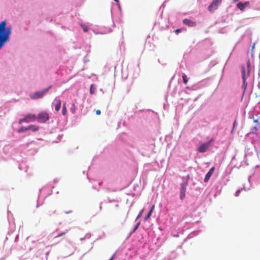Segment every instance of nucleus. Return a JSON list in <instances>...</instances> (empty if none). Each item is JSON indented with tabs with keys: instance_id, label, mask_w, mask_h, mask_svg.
<instances>
[{
	"instance_id": "nucleus-1",
	"label": "nucleus",
	"mask_w": 260,
	"mask_h": 260,
	"mask_svg": "<svg viewBox=\"0 0 260 260\" xmlns=\"http://www.w3.org/2000/svg\"><path fill=\"white\" fill-rule=\"evenodd\" d=\"M6 21L0 23V49L4 46L5 43L9 40L11 33V27H6Z\"/></svg>"
},
{
	"instance_id": "nucleus-2",
	"label": "nucleus",
	"mask_w": 260,
	"mask_h": 260,
	"mask_svg": "<svg viewBox=\"0 0 260 260\" xmlns=\"http://www.w3.org/2000/svg\"><path fill=\"white\" fill-rule=\"evenodd\" d=\"M222 0H213L212 3L208 7V10L210 12H214L218 9L219 6L221 4Z\"/></svg>"
},
{
	"instance_id": "nucleus-3",
	"label": "nucleus",
	"mask_w": 260,
	"mask_h": 260,
	"mask_svg": "<svg viewBox=\"0 0 260 260\" xmlns=\"http://www.w3.org/2000/svg\"><path fill=\"white\" fill-rule=\"evenodd\" d=\"M37 120V117L35 114L29 113L26 115L24 118L20 119L19 123L21 124L23 122L28 123Z\"/></svg>"
},
{
	"instance_id": "nucleus-4",
	"label": "nucleus",
	"mask_w": 260,
	"mask_h": 260,
	"mask_svg": "<svg viewBox=\"0 0 260 260\" xmlns=\"http://www.w3.org/2000/svg\"><path fill=\"white\" fill-rule=\"evenodd\" d=\"M52 87V86H49L48 88L43 89L41 91H36L34 93V95H31L30 97L32 99H40L42 97L48 92V91Z\"/></svg>"
},
{
	"instance_id": "nucleus-5",
	"label": "nucleus",
	"mask_w": 260,
	"mask_h": 260,
	"mask_svg": "<svg viewBox=\"0 0 260 260\" xmlns=\"http://www.w3.org/2000/svg\"><path fill=\"white\" fill-rule=\"evenodd\" d=\"M37 117V120L39 122H45L46 121H47L49 119V114L47 112H42L40 113Z\"/></svg>"
},
{
	"instance_id": "nucleus-6",
	"label": "nucleus",
	"mask_w": 260,
	"mask_h": 260,
	"mask_svg": "<svg viewBox=\"0 0 260 260\" xmlns=\"http://www.w3.org/2000/svg\"><path fill=\"white\" fill-rule=\"evenodd\" d=\"M250 67V62L249 60L247 61V69H246V68L244 66H241V70H242V79H246L249 76V68Z\"/></svg>"
},
{
	"instance_id": "nucleus-7",
	"label": "nucleus",
	"mask_w": 260,
	"mask_h": 260,
	"mask_svg": "<svg viewBox=\"0 0 260 260\" xmlns=\"http://www.w3.org/2000/svg\"><path fill=\"white\" fill-rule=\"evenodd\" d=\"M260 129V120L258 119L254 120L252 126V131L253 133H255L257 130Z\"/></svg>"
},
{
	"instance_id": "nucleus-8",
	"label": "nucleus",
	"mask_w": 260,
	"mask_h": 260,
	"mask_svg": "<svg viewBox=\"0 0 260 260\" xmlns=\"http://www.w3.org/2000/svg\"><path fill=\"white\" fill-rule=\"evenodd\" d=\"M210 146V143H206L202 144L198 148V151L200 152H205L206 151Z\"/></svg>"
},
{
	"instance_id": "nucleus-9",
	"label": "nucleus",
	"mask_w": 260,
	"mask_h": 260,
	"mask_svg": "<svg viewBox=\"0 0 260 260\" xmlns=\"http://www.w3.org/2000/svg\"><path fill=\"white\" fill-rule=\"evenodd\" d=\"M185 192H186V185L185 184H181L180 188V199L183 200L185 197Z\"/></svg>"
},
{
	"instance_id": "nucleus-10",
	"label": "nucleus",
	"mask_w": 260,
	"mask_h": 260,
	"mask_svg": "<svg viewBox=\"0 0 260 260\" xmlns=\"http://www.w3.org/2000/svg\"><path fill=\"white\" fill-rule=\"evenodd\" d=\"M214 167H212L209 171V172L207 173L206 175V176L204 179V182H207L209 181L210 179L211 176L213 174L214 171Z\"/></svg>"
},
{
	"instance_id": "nucleus-11",
	"label": "nucleus",
	"mask_w": 260,
	"mask_h": 260,
	"mask_svg": "<svg viewBox=\"0 0 260 260\" xmlns=\"http://www.w3.org/2000/svg\"><path fill=\"white\" fill-rule=\"evenodd\" d=\"M249 5V2H246L244 3L239 2L237 4V7L241 10L243 11L246 6Z\"/></svg>"
},
{
	"instance_id": "nucleus-12",
	"label": "nucleus",
	"mask_w": 260,
	"mask_h": 260,
	"mask_svg": "<svg viewBox=\"0 0 260 260\" xmlns=\"http://www.w3.org/2000/svg\"><path fill=\"white\" fill-rule=\"evenodd\" d=\"M183 24L188 25L189 27H193L196 26V23L188 19H184L183 20Z\"/></svg>"
},
{
	"instance_id": "nucleus-13",
	"label": "nucleus",
	"mask_w": 260,
	"mask_h": 260,
	"mask_svg": "<svg viewBox=\"0 0 260 260\" xmlns=\"http://www.w3.org/2000/svg\"><path fill=\"white\" fill-rule=\"evenodd\" d=\"M154 208H155V205H153L151 207V208L149 212L148 213L147 215L145 216V219H144L145 220H148L150 217V216H151V215L153 212Z\"/></svg>"
},
{
	"instance_id": "nucleus-14",
	"label": "nucleus",
	"mask_w": 260,
	"mask_h": 260,
	"mask_svg": "<svg viewBox=\"0 0 260 260\" xmlns=\"http://www.w3.org/2000/svg\"><path fill=\"white\" fill-rule=\"evenodd\" d=\"M56 103L55 104V110L56 111H58L61 107V101L60 100L55 99Z\"/></svg>"
},
{
	"instance_id": "nucleus-15",
	"label": "nucleus",
	"mask_w": 260,
	"mask_h": 260,
	"mask_svg": "<svg viewBox=\"0 0 260 260\" xmlns=\"http://www.w3.org/2000/svg\"><path fill=\"white\" fill-rule=\"evenodd\" d=\"M28 130H31L32 132H36L37 131L39 127L36 125H30L27 126Z\"/></svg>"
},
{
	"instance_id": "nucleus-16",
	"label": "nucleus",
	"mask_w": 260,
	"mask_h": 260,
	"mask_svg": "<svg viewBox=\"0 0 260 260\" xmlns=\"http://www.w3.org/2000/svg\"><path fill=\"white\" fill-rule=\"evenodd\" d=\"M56 214V211L54 209H50L48 212V215L49 216H52L53 215Z\"/></svg>"
},
{
	"instance_id": "nucleus-17",
	"label": "nucleus",
	"mask_w": 260,
	"mask_h": 260,
	"mask_svg": "<svg viewBox=\"0 0 260 260\" xmlns=\"http://www.w3.org/2000/svg\"><path fill=\"white\" fill-rule=\"evenodd\" d=\"M28 131L27 126L24 127V126H21L18 129V133H23L24 132Z\"/></svg>"
},
{
	"instance_id": "nucleus-18",
	"label": "nucleus",
	"mask_w": 260,
	"mask_h": 260,
	"mask_svg": "<svg viewBox=\"0 0 260 260\" xmlns=\"http://www.w3.org/2000/svg\"><path fill=\"white\" fill-rule=\"evenodd\" d=\"M67 108L66 106V103H64L62 106V115H65L67 113Z\"/></svg>"
},
{
	"instance_id": "nucleus-19",
	"label": "nucleus",
	"mask_w": 260,
	"mask_h": 260,
	"mask_svg": "<svg viewBox=\"0 0 260 260\" xmlns=\"http://www.w3.org/2000/svg\"><path fill=\"white\" fill-rule=\"evenodd\" d=\"M182 78H183V83L185 84H186L188 82V78H187L186 75L185 74H183L182 75Z\"/></svg>"
},
{
	"instance_id": "nucleus-20",
	"label": "nucleus",
	"mask_w": 260,
	"mask_h": 260,
	"mask_svg": "<svg viewBox=\"0 0 260 260\" xmlns=\"http://www.w3.org/2000/svg\"><path fill=\"white\" fill-rule=\"evenodd\" d=\"M76 106L74 104H73L72 106V107L71 108V111L72 113H75L76 112Z\"/></svg>"
},
{
	"instance_id": "nucleus-21",
	"label": "nucleus",
	"mask_w": 260,
	"mask_h": 260,
	"mask_svg": "<svg viewBox=\"0 0 260 260\" xmlns=\"http://www.w3.org/2000/svg\"><path fill=\"white\" fill-rule=\"evenodd\" d=\"M246 79H243V83L242 86L244 88V89L246 88L247 86V83L246 82Z\"/></svg>"
},
{
	"instance_id": "nucleus-22",
	"label": "nucleus",
	"mask_w": 260,
	"mask_h": 260,
	"mask_svg": "<svg viewBox=\"0 0 260 260\" xmlns=\"http://www.w3.org/2000/svg\"><path fill=\"white\" fill-rule=\"evenodd\" d=\"M81 26H82L83 30L84 32H87L88 31V28L87 26H86V25H82Z\"/></svg>"
},
{
	"instance_id": "nucleus-23",
	"label": "nucleus",
	"mask_w": 260,
	"mask_h": 260,
	"mask_svg": "<svg viewBox=\"0 0 260 260\" xmlns=\"http://www.w3.org/2000/svg\"><path fill=\"white\" fill-rule=\"evenodd\" d=\"M66 233V232H62L60 234H59V235H58L57 236H55V238H57V237L62 236L65 235Z\"/></svg>"
},
{
	"instance_id": "nucleus-24",
	"label": "nucleus",
	"mask_w": 260,
	"mask_h": 260,
	"mask_svg": "<svg viewBox=\"0 0 260 260\" xmlns=\"http://www.w3.org/2000/svg\"><path fill=\"white\" fill-rule=\"evenodd\" d=\"M143 211H144V209H142L141 210V211L140 212V213L139 214V215L137 217V218H139L142 214L143 212Z\"/></svg>"
},
{
	"instance_id": "nucleus-25",
	"label": "nucleus",
	"mask_w": 260,
	"mask_h": 260,
	"mask_svg": "<svg viewBox=\"0 0 260 260\" xmlns=\"http://www.w3.org/2000/svg\"><path fill=\"white\" fill-rule=\"evenodd\" d=\"M101 111L100 110H96L95 111V113L96 115H100L101 114Z\"/></svg>"
},
{
	"instance_id": "nucleus-26",
	"label": "nucleus",
	"mask_w": 260,
	"mask_h": 260,
	"mask_svg": "<svg viewBox=\"0 0 260 260\" xmlns=\"http://www.w3.org/2000/svg\"><path fill=\"white\" fill-rule=\"evenodd\" d=\"M181 31V29H177L175 30V32L176 34H178L179 32H180Z\"/></svg>"
},
{
	"instance_id": "nucleus-27",
	"label": "nucleus",
	"mask_w": 260,
	"mask_h": 260,
	"mask_svg": "<svg viewBox=\"0 0 260 260\" xmlns=\"http://www.w3.org/2000/svg\"><path fill=\"white\" fill-rule=\"evenodd\" d=\"M240 190H238L236 192V196H238L240 193Z\"/></svg>"
},
{
	"instance_id": "nucleus-28",
	"label": "nucleus",
	"mask_w": 260,
	"mask_h": 260,
	"mask_svg": "<svg viewBox=\"0 0 260 260\" xmlns=\"http://www.w3.org/2000/svg\"><path fill=\"white\" fill-rule=\"evenodd\" d=\"M115 256V254H113V255L112 256V257H111V258L112 260H113V259H114V258Z\"/></svg>"
},
{
	"instance_id": "nucleus-29",
	"label": "nucleus",
	"mask_w": 260,
	"mask_h": 260,
	"mask_svg": "<svg viewBox=\"0 0 260 260\" xmlns=\"http://www.w3.org/2000/svg\"><path fill=\"white\" fill-rule=\"evenodd\" d=\"M72 211L70 210V211H67V212H66V213H67V214H69V213H72Z\"/></svg>"
},
{
	"instance_id": "nucleus-30",
	"label": "nucleus",
	"mask_w": 260,
	"mask_h": 260,
	"mask_svg": "<svg viewBox=\"0 0 260 260\" xmlns=\"http://www.w3.org/2000/svg\"><path fill=\"white\" fill-rule=\"evenodd\" d=\"M117 4L119 3V0H114Z\"/></svg>"
},
{
	"instance_id": "nucleus-31",
	"label": "nucleus",
	"mask_w": 260,
	"mask_h": 260,
	"mask_svg": "<svg viewBox=\"0 0 260 260\" xmlns=\"http://www.w3.org/2000/svg\"><path fill=\"white\" fill-rule=\"evenodd\" d=\"M239 0H233V2H238Z\"/></svg>"
},
{
	"instance_id": "nucleus-32",
	"label": "nucleus",
	"mask_w": 260,
	"mask_h": 260,
	"mask_svg": "<svg viewBox=\"0 0 260 260\" xmlns=\"http://www.w3.org/2000/svg\"><path fill=\"white\" fill-rule=\"evenodd\" d=\"M258 75L260 77V70H259V72H258Z\"/></svg>"
},
{
	"instance_id": "nucleus-33",
	"label": "nucleus",
	"mask_w": 260,
	"mask_h": 260,
	"mask_svg": "<svg viewBox=\"0 0 260 260\" xmlns=\"http://www.w3.org/2000/svg\"><path fill=\"white\" fill-rule=\"evenodd\" d=\"M92 90H90V93H92Z\"/></svg>"
},
{
	"instance_id": "nucleus-34",
	"label": "nucleus",
	"mask_w": 260,
	"mask_h": 260,
	"mask_svg": "<svg viewBox=\"0 0 260 260\" xmlns=\"http://www.w3.org/2000/svg\"><path fill=\"white\" fill-rule=\"evenodd\" d=\"M109 260H112L111 258Z\"/></svg>"
}]
</instances>
